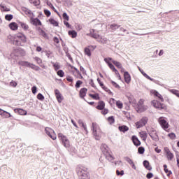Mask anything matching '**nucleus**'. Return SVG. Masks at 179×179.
<instances>
[{
  "label": "nucleus",
  "mask_w": 179,
  "mask_h": 179,
  "mask_svg": "<svg viewBox=\"0 0 179 179\" xmlns=\"http://www.w3.org/2000/svg\"><path fill=\"white\" fill-rule=\"evenodd\" d=\"M0 115L3 118H10L12 117V115L9 112H6L1 108H0Z\"/></svg>",
  "instance_id": "obj_16"
},
{
  "label": "nucleus",
  "mask_w": 179,
  "mask_h": 179,
  "mask_svg": "<svg viewBox=\"0 0 179 179\" xmlns=\"http://www.w3.org/2000/svg\"><path fill=\"white\" fill-rule=\"evenodd\" d=\"M89 83L92 87H96V85H94V81H93V79H90Z\"/></svg>",
  "instance_id": "obj_59"
},
{
  "label": "nucleus",
  "mask_w": 179,
  "mask_h": 179,
  "mask_svg": "<svg viewBox=\"0 0 179 179\" xmlns=\"http://www.w3.org/2000/svg\"><path fill=\"white\" fill-rule=\"evenodd\" d=\"M107 121L110 124V125H113V124L115 122V119H114V116H110L108 117Z\"/></svg>",
  "instance_id": "obj_36"
},
{
  "label": "nucleus",
  "mask_w": 179,
  "mask_h": 179,
  "mask_svg": "<svg viewBox=\"0 0 179 179\" xmlns=\"http://www.w3.org/2000/svg\"><path fill=\"white\" fill-rule=\"evenodd\" d=\"M55 94L56 96V99L58 103H62V101L64 100V96H62V94H61V92L59 90H55Z\"/></svg>",
  "instance_id": "obj_13"
},
{
  "label": "nucleus",
  "mask_w": 179,
  "mask_h": 179,
  "mask_svg": "<svg viewBox=\"0 0 179 179\" xmlns=\"http://www.w3.org/2000/svg\"><path fill=\"white\" fill-rule=\"evenodd\" d=\"M99 43H101V44H107V38H103L100 36L99 40H98Z\"/></svg>",
  "instance_id": "obj_39"
},
{
  "label": "nucleus",
  "mask_w": 179,
  "mask_h": 179,
  "mask_svg": "<svg viewBox=\"0 0 179 179\" xmlns=\"http://www.w3.org/2000/svg\"><path fill=\"white\" fill-rule=\"evenodd\" d=\"M30 68L31 69H34V71H38L40 69V67H38V66H36L35 64H31Z\"/></svg>",
  "instance_id": "obj_51"
},
{
  "label": "nucleus",
  "mask_w": 179,
  "mask_h": 179,
  "mask_svg": "<svg viewBox=\"0 0 179 179\" xmlns=\"http://www.w3.org/2000/svg\"><path fill=\"white\" fill-rule=\"evenodd\" d=\"M68 34L71 38H76L78 37V32L75 30L69 31Z\"/></svg>",
  "instance_id": "obj_29"
},
{
  "label": "nucleus",
  "mask_w": 179,
  "mask_h": 179,
  "mask_svg": "<svg viewBox=\"0 0 179 179\" xmlns=\"http://www.w3.org/2000/svg\"><path fill=\"white\" fill-rule=\"evenodd\" d=\"M140 138L143 141V142H146V139H148V133L145 131H140L138 133Z\"/></svg>",
  "instance_id": "obj_20"
},
{
  "label": "nucleus",
  "mask_w": 179,
  "mask_h": 179,
  "mask_svg": "<svg viewBox=\"0 0 179 179\" xmlns=\"http://www.w3.org/2000/svg\"><path fill=\"white\" fill-rule=\"evenodd\" d=\"M103 155L106 157V159H107V160L109 162H113V160L115 159L108 151L104 152Z\"/></svg>",
  "instance_id": "obj_26"
},
{
  "label": "nucleus",
  "mask_w": 179,
  "mask_h": 179,
  "mask_svg": "<svg viewBox=\"0 0 179 179\" xmlns=\"http://www.w3.org/2000/svg\"><path fill=\"white\" fill-rule=\"evenodd\" d=\"M105 107L106 103L104 102V101H99L96 108V110H104Z\"/></svg>",
  "instance_id": "obj_24"
},
{
  "label": "nucleus",
  "mask_w": 179,
  "mask_h": 179,
  "mask_svg": "<svg viewBox=\"0 0 179 179\" xmlns=\"http://www.w3.org/2000/svg\"><path fill=\"white\" fill-rule=\"evenodd\" d=\"M20 24L22 29H23V30H25V31L29 30V26L27 25V24H26L24 22H20Z\"/></svg>",
  "instance_id": "obj_38"
},
{
  "label": "nucleus",
  "mask_w": 179,
  "mask_h": 179,
  "mask_svg": "<svg viewBox=\"0 0 179 179\" xmlns=\"http://www.w3.org/2000/svg\"><path fill=\"white\" fill-rule=\"evenodd\" d=\"M57 75L59 76L60 78H64L65 76V73L62 70H59L57 72Z\"/></svg>",
  "instance_id": "obj_43"
},
{
  "label": "nucleus",
  "mask_w": 179,
  "mask_h": 179,
  "mask_svg": "<svg viewBox=\"0 0 179 179\" xmlns=\"http://www.w3.org/2000/svg\"><path fill=\"white\" fill-rule=\"evenodd\" d=\"M151 104L155 108H157L158 110H167V106L164 103H162L157 100H152Z\"/></svg>",
  "instance_id": "obj_7"
},
{
  "label": "nucleus",
  "mask_w": 179,
  "mask_h": 179,
  "mask_svg": "<svg viewBox=\"0 0 179 179\" xmlns=\"http://www.w3.org/2000/svg\"><path fill=\"white\" fill-rule=\"evenodd\" d=\"M131 141L134 146H141V141H139V138L136 136H132Z\"/></svg>",
  "instance_id": "obj_19"
},
{
  "label": "nucleus",
  "mask_w": 179,
  "mask_h": 179,
  "mask_svg": "<svg viewBox=\"0 0 179 179\" xmlns=\"http://www.w3.org/2000/svg\"><path fill=\"white\" fill-rule=\"evenodd\" d=\"M119 131H120V132H127V131H129V127H128L127 126L125 125H122V126H120L118 127Z\"/></svg>",
  "instance_id": "obj_32"
},
{
  "label": "nucleus",
  "mask_w": 179,
  "mask_h": 179,
  "mask_svg": "<svg viewBox=\"0 0 179 179\" xmlns=\"http://www.w3.org/2000/svg\"><path fill=\"white\" fill-rule=\"evenodd\" d=\"M66 79L67 82H70L71 83H73V78L69 76H67Z\"/></svg>",
  "instance_id": "obj_60"
},
{
  "label": "nucleus",
  "mask_w": 179,
  "mask_h": 179,
  "mask_svg": "<svg viewBox=\"0 0 179 179\" xmlns=\"http://www.w3.org/2000/svg\"><path fill=\"white\" fill-rule=\"evenodd\" d=\"M108 66H109L110 69H111V71H113V72H114L115 73V75L117 76V78L121 79V75H120V73L118 72V70H117V69H115V66H114V65H113V64H111V63H109Z\"/></svg>",
  "instance_id": "obj_18"
},
{
  "label": "nucleus",
  "mask_w": 179,
  "mask_h": 179,
  "mask_svg": "<svg viewBox=\"0 0 179 179\" xmlns=\"http://www.w3.org/2000/svg\"><path fill=\"white\" fill-rule=\"evenodd\" d=\"M5 19H6V20L10 22V20H12V19H13V15H6Z\"/></svg>",
  "instance_id": "obj_50"
},
{
  "label": "nucleus",
  "mask_w": 179,
  "mask_h": 179,
  "mask_svg": "<svg viewBox=\"0 0 179 179\" xmlns=\"http://www.w3.org/2000/svg\"><path fill=\"white\" fill-rule=\"evenodd\" d=\"M34 59H35V61L38 65H40V64H43V60L41 59V58L38 57H35Z\"/></svg>",
  "instance_id": "obj_47"
},
{
  "label": "nucleus",
  "mask_w": 179,
  "mask_h": 179,
  "mask_svg": "<svg viewBox=\"0 0 179 179\" xmlns=\"http://www.w3.org/2000/svg\"><path fill=\"white\" fill-rule=\"evenodd\" d=\"M1 8L2 12H10V8H9L5 6H1Z\"/></svg>",
  "instance_id": "obj_48"
},
{
  "label": "nucleus",
  "mask_w": 179,
  "mask_h": 179,
  "mask_svg": "<svg viewBox=\"0 0 179 179\" xmlns=\"http://www.w3.org/2000/svg\"><path fill=\"white\" fill-rule=\"evenodd\" d=\"M45 132L46 135H48L49 137L52 139V141H55L57 139V134H55V131L51 129V127H45Z\"/></svg>",
  "instance_id": "obj_8"
},
{
  "label": "nucleus",
  "mask_w": 179,
  "mask_h": 179,
  "mask_svg": "<svg viewBox=\"0 0 179 179\" xmlns=\"http://www.w3.org/2000/svg\"><path fill=\"white\" fill-rule=\"evenodd\" d=\"M164 173H166L167 177H170V176L173 174V172L169 170V168L167 167L166 164H164Z\"/></svg>",
  "instance_id": "obj_30"
},
{
  "label": "nucleus",
  "mask_w": 179,
  "mask_h": 179,
  "mask_svg": "<svg viewBox=\"0 0 179 179\" xmlns=\"http://www.w3.org/2000/svg\"><path fill=\"white\" fill-rule=\"evenodd\" d=\"M109 103H110V106H113V104H115V99H114V98L110 99Z\"/></svg>",
  "instance_id": "obj_62"
},
{
  "label": "nucleus",
  "mask_w": 179,
  "mask_h": 179,
  "mask_svg": "<svg viewBox=\"0 0 179 179\" xmlns=\"http://www.w3.org/2000/svg\"><path fill=\"white\" fill-rule=\"evenodd\" d=\"M22 10L25 13V15H27V16L31 18V16H34V13L31 12V10H29L27 8L22 7Z\"/></svg>",
  "instance_id": "obj_17"
},
{
  "label": "nucleus",
  "mask_w": 179,
  "mask_h": 179,
  "mask_svg": "<svg viewBox=\"0 0 179 179\" xmlns=\"http://www.w3.org/2000/svg\"><path fill=\"white\" fill-rule=\"evenodd\" d=\"M31 92L33 94H36L37 93V87L34 86L31 87Z\"/></svg>",
  "instance_id": "obj_58"
},
{
  "label": "nucleus",
  "mask_w": 179,
  "mask_h": 179,
  "mask_svg": "<svg viewBox=\"0 0 179 179\" xmlns=\"http://www.w3.org/2000/svg\"><path fill=\"white\" fill-rule=\"evenodd\" d=\"M14 113H18L20 115H27V110L22 108L14 109Z\"/></svg>",
  "instance_id": "obj_23"
},
{
  "label": "nucleus",
  "mask_w": 179,
  "mask_h": 179,
  "mask_svg": "<svg viewBox=\"0 0 179 179\" xmlns=\"http://www.w3.org/2000/svg\"><path fill=\"white\" fill-rule=\"evenodd\" d=\"M112 62L117 68H118V69H120V68H122V64L120 62L113 60Z\"/></svg>",
  "instance_id": "obj_37"
},
{
  "label": "nucleus",
  "mask_w": 179,
  "mask_h": 179,
  "mask_svg": "<svg viewBox=\"0 0 179 179\" xmlns=\"http://www.w3.org/2000/svg\"><path fill=\"white\" fill-rule=\"evenodd\" d=\"M97 82H98L99 85L101 86V89H103V90H104L105 92H107V93H108L110 92V89H108V87H107L106 85H104V83H103V82H101L100 78H97Z\"/></svg>",
  "instance_id": "obj_22"
},
{
  "label": "nucleus",
  "mask_w": 179,
  "mask_h": 179,
  "mask_svg": "<svg viewBox=\"0 0 179 179\" xmlns=\"http://www.w3.org/2000/svg\"><path fill=\"white\" fill-rule=\"evenodd\" d=\"M8 27L10 29V30H13L14 31L19 29V26H17V24L16 22L10 23Z\"/></svg>",
  "instance_id": "obj_28"
},
{
  "label": "nucleus",
  "mask_w": 179,
  "mask_h": 179,
  "mask_svg": "<svg viewBox=\"0 0 179 179\" xmlns=\"http://www.w3.org/2000/svg\"><path fill=\"white\" fill-rule=\"evenodd\" d=\"M71 69H74L73 75L77 79H83V76H82V73H80V71L76 67L71 66Z\"/></svg>",
  "instance_id": "obj_14"
},
{
  "label": "nucleus",
  "mask_w": 179,
  "mask_h": 179,
  "mask_svg": "<svg viewBox=\"0 0 179 179\" xmlns=\"http://www.w3.org/2000/svg\"><path fill=\"white\" fill-rule=\"evenodd\" d=\"M108 113H109V110L107 108H103L101 111V114H103V115H107Z\"/></svg>",
  "instance_id": "obj_57"
},
{
  "label": "nucleus",
  "mask_w": 179,
  "mask_h": 179,
  "mask_svg": "<svg viewBox=\"0 0 179 179\" xmlns=\"http://www.w3.org/2000/svg\"><path fill=\"white\" fill-rule=\"evenodd\" d=\"M63 19L64 20H66V22L69 21V16L68 15V14H66V13H63Z\"/></svg>",
  "instance_id": "obj_52"
},
{
  "label": "nucleus",
  "mask_w": 179,
  "mask_h": 179,
  "mask_svg": "<svg viewBox=\"0 0 179 179\" xmlns=\"http://www.w3.org/2000/svg\"><path fill=\"white\" fill-rule=\"evenodd\" d=\"M96 45H89L88 47L85 48L84 52L87 57H92V52H90V50H96Z\"/></svg>",
  "instance_id": "obj_12"
},
{
  "label": "nucleus",
  "mask_w": 179,
  "mask_h": 179,
  "mask_svg": "<svg viewBox=\"0 0 179 179\" xmlns=\"http://www.w3.org/2000/svg\"><path fill=\"white\" fill-rule=\"evenodd\" d=\"M27 38H26V36L22 33H18L13 36V43L17 47H23V45L27 43Z\"/></svg>",
  "instance_id": "obj_1"
},
{
  "label": "nucleus",
  "mask_w": 179,
  "mask_h": 179,
  "mask_svg": "<svg viewBox=\"0 0 179 179\" xmlns=\"http://www.w3.org/2000/svg\"><path fill=\"white\" fill-rule=\"evenodd\" d=\"M110 29L111 30H117V29H120V25L117 24H112L110 26Z\"/></svg>",
  "instance_id": "obj_44"
},
{
  "label": "nucleus",
  "mask_w": 179,
  "mask_h": 179,
  "mask_svg": "<svg viewBox=\"0 0 179 179\" xmlns=\"http://www.w3.org/2000/svg\"><path fill=\"white\" fill-rule=\"evenodd\" d=\"M111 85L114 87H115L116 89H120V85L117 83H115V82H114V81H111Z\"/></svg>",
  "instance_id": "obj_55"
},
{
  "label": "nucleus",
  "mask_w": 179,
  "mask_h": 179,
  "mask_svg": "<svg viewBox=\"0 0 179 179\" xmlns=\"http://www.w3.org/2000/svg\"><path fill=\"white\" fill-rule=\"evenodd\" d=\"M148 121H149L148 117H143L139 121L135 123L136 128L139 129L145 127L148 124Z\"/></svg>",
  "instance_id": "obj_9"
},
{
  "label": "nucleus",
  "mask_w": 179,
  "mask_h": 179,
  "mask_svg": "<svg viewBox=\"0 0 179 179\" xmlns=\"http://www.w3.org/2000/svg\"><path fill=\"white\" fill-rule=\"evenodd\" d=\"M116 174H117V176H122V175L124 174V171H121L120 172L119 170H117V171H116Z\"/></svg>",
  "instance_id": "obj_63"
},
{
  "label": "nucleus",
  "mask_w": 179,
  "mask_h": 179,
  "mask_svg": "<svg viewBox=\"0 0 179 179\" xmlns=\"http://www.w3.org/2000/svg\"><path fill=\"white\" fill-rule=\"evenodd\" d=\"M91 37H92V38H95V40L99 41V40H100L101 36L98 34H92Z\"/></svg>",
  "instance_id": "obj_46"
},
{
  "label": "nucleus",
  "mask_w": 179,
  "mask_h": 179,
  "mask_svg": "<svg viewBox=\"0 0 179 179\" xmlns=\"http://www.w3.org/2000/svg\"><path fill=\"white\" fill-rule=\"evenodd\" d=\"M29 22L34 26H42L41 21L38 20V18H34V16H31L29 18Z\"/></svg>",
  "instance_id": "obj_11"
},
{
  "label": "nucleus",
  "mask_w": 179,
  "mask_h": 179,
  "mask_svg": "<svg viewBox=\"0 0 179 179\" xmlns=\"http://www.w3.org/2000/svg\"><path fill=\"white\" fill-rule=\"evenodd\" d=\"M138 152L140 155H143L145 153V148L143 147H139L138 148Z\"/></svg>",
  "instance_id": "obj_49"
},
{
  "label": "nucleus",
  "mask_w": 179,
  "mask_h": 179,
  "mask_svg": "<svg viewBox=\"0 0 179 179\" xmlns=\"http://www.w3.org/2000/svg\"><path fill=\"white\" fill-rule=\"evenodd\" d=\"M44 14L45 15V16H47V17H50V16H51V12L48 10H44Z\"/></svg>",
  "instance_id": "obj_54"
},
{
  "label": "nucleus",
  "mask_w": 179,
  "mask_h": 179,
  "mask_svg": "<svg viewBox=\"0 0 179 179\" xmlns=\"http://www.w3.org/2000/svg\"><path fill=\"white\" fill-rule=\"evenodd\" d=\"M159 125H161L162 128L164 129L166 132H170V129L169 127H170V124H169V122L164 117H160L158 120Z\"/></svg>",
  "instance_id": "obj_6"
},
{
  "label": "nucleus",
  "mask_w": 179,
  "mask_h": 179,
  "mask_svg": "<svg viewBox=\"0 0 179 179\" xmlns=\"http://www.w3.org/2000/svg\"><path fill=\"white\" fill-rule=\"evenodd\" d=\"M146 177H147L148 179L152 178V177H153V173H148V174L146 175Z\"/></svg>",
  "instance_id": "obj_64"
},
{
  "label": "nucleus",
  "mask_w": 179,
  "mask_h": 179,
  "mask_svg": "<svg viewBox=\"0 0 179 179\" xmlns=\"http://www.w3.org/2000/svg\"><path fill=\"white\" fill-rule=\"evenodd\" d=\"M116 106H117V108H120V109H121L124 107V104L122 103V102L121 101H117Z\"/></svg>",
  "instance_id": "obj_45"
},
{
  "label": "nucleus",
  "mask_w": 179,
  "mask_h": 179,
  "mask_svg": "<svg viewBox=\"0 0 179 179\" xmlns=\"http://www.w3.org/2000/svg\"><path fill=\"white\" fill-rule=\"evenodd\" d=\"M92 131L95 139L99 140L101 137V129L100 126L96 122H92Z\"/></svg>",
  "instance_id": "obj_3"
},
{
  "label": "nucleus",
  "mask_w": 179,
  "mask_h": 179,
  "mask_svg": "<svg viewBox=\"0 0 179 179\" xmlns=\"http://www.w3.org/2000/svg\"><path fill=\"white\" fill-rule=\"evenodd\" d=\"M150 136L153 139V141H159V136L156 131H153L152 133H150Z\"/></svg>",
  "instance_id": "obj_31"
},
{
  "label": "nucleus",
  "mask_w": 179,
  "mask_h": 179,
  "mask_svg": "<svg viewBox=\"0 0 179 179\" xmlns=\"http://www.w3.org/2000/svg\"><path fill=\"white\" fill-rule=\"evenodd\" d=\"M57 136L64 148H71V143L69 142V139H68L66 136L64 135L62 133H59Z\"/></svg>",
  "instance_id": "obj_4"
},
{
  "label": "nucleus",
  "mask_w": 179,
  "mask_h": 179,
  "mask_svg": "<svg viewBox=\"0 0 179 179\" xmlns=\"http://www.w3.org/2000/svg\"><path fill=\"white\" fill-rule=\"evenodd\" d=\"M151 93L152 94L155 96V97H157L159 100H160L162 102L164 101V99L163 98V96H162V94H160V93H159L157 91L152 90Z\"/></svg>",
  "instance_id": "obj_21"
},
{
  "label": "nucleus",
  "mask_w": 179,
  "mask_h": 179,
  "mask_svg": "<svg viewBox=\"0 0 179 179\" xmlns=\"http://www.w3.org/2000/svg\"><path fill=\"white\" fill-rule=\"evenodd\" d=\"M164 152L166 156L167 160L171 161L173 159H174V154L172 153L171 151H170V149L168 147H165L164 148Z\"/></svg>",
  "instance_id": "obj_10"
},
{
  "label": "nucleus",
  "mask_w": 179,
  "mask_h": 179,
  "mask_svg": "<svg viewBox=\"0 0 179 179\" xmlns=\"http://www.w3.org/2000/svg\"><path fill=\"white\" fill-rule=\"evenodd\" d=\"M30 3L34 5V6H38L40 5V0H29Z\"/></svg>",
  "instance_id": "obj_40"
},
{
  "label": "nucleus",
  "mask_w": 179,
  "mask_h": 179,
  "mask_svg": "<svg viewBox=\"0 0 179 179\" xmlns=\"http://www.w3.org/2000/svg\"><path fill=\"white\" fill-rule=\"evenodd\" d=\"M38 100H41V101H43L44 100V96L41 94V93L38 94L37 95Z\"/></svg>",
  "instance_id": "obj_53"
},
{
  "label": "nucleus",
  "mask_w": 179,
  "mask_h": 179,
  "mask_svg": "<svg viewBox=\"0 0 179 179\" xmlns=\"http://www.w3.org/2000/svg\"><path fill=\"white\" fill-rule=\"evenodd\" d=\"M98 171H99L100 174H101L102 176L104 175V173H105L104 168H99Z\"/></svg>",
  "instance_id": "obj_61"
},
{
  "label": "nucleus",
  "mask_w": 179,
  "mask_h": 179,
  "mask_svg": "<svg viewBox=\"0 0 179 179\" xmlns=\"http://www.w3.org/2000/svg\"><path fill=\"white\" fill-rule=\"evenodd\" d=\"M168 136L170 138V139H176V134L174 133H171L168 134Z\"/></svg>",
  "instance_id": "obj_56"
},
{
  "label": "nucleus",
  "mask_w": 179,
  "mask_h": 179,
  "mask_svg": "<svg viewBox=\"0 0 179 179\" xmlns=\"http://www.w3.org/2000/svg\"><path fill=\"white\" fill-rule=\"evenodd\" d=\"M124 78L126 83H131V75L129 74V73H128V71L124 72Z\"/></svg>",
  "instance_id": "obj_25"
},
{
  "label": "nucleus",
  "mask_w": 179,
  "mask_h": 179,
  "mask_svg": "<svg viewBox=\"0 0 179 179\" xmlns=\"http://www.w3.org/2000/svg\"><path fill=\"white\" fill-rule=\"evenodd\" d=\"M76 171L80 179H90V173L87 168L78 166Z\"/></svg>",
  "instance_id": "obj_2"
},
{
  "label": "nucleus",
  "mask_w": 179,
  "mask_h": 179,
  "mask_svg": "<svg viewBox=\"0 0 179 179\" xmlns=\"http://www.w3.org/2000/svg\"><path fill=\"white\" fill-rule=\"evenodd\" d=\"M169 92L171 93H172V94H175V96H176L177 97L179 98V91L178 90L172 89V90H170Z\"/></svg>",
  "instance_id": "obj_41"
},
{
  "label": "nucleus",
  "mask_w": 179,
  "mask_h": 179,
  "mask_svg": "<svg viewBox=\"0 0 179 179\" xmlns=\"http://www.w3.org/2000/svg\"><path fill=\"white\" fill-rule=\"evenodd\" d=\"M86 94H87V88H81L79 91V96L80 99H83V100L86 101V99H85V97H86Z\"/></svg>",
  "instance_id": "obj_15"
},
{
  "label": "nucleus",
  "mask_w": 179,
  "mask_h": 179,
  "mask_svg": "<svg viewBox=\"0 0 179 179\" xmlns=\"http://www.w3.org/2000/svg\"><path fill=\"white\" fill-rule=\"evenodd\" d=\"M148 110V106L145 105V100L140 99L136 106V111L137 113H143V111H146Z\"/></svg>",
  "instance_id": "obj_5"
},
{
  "label": "nucleus",
  "mask_w": 179,
  "mask_h": 179,
  "mask_svg": "<svg viewBox=\"0 0 179 179\" xmlns=\"http://www.w3.org/2000/svg\"><path fill=\"white\" fill-rule=\"evenodd\" d=\"M82 85H83V82L82 80H77L76 85H75V87L76 89H79V87H80V86H82Z\"/></svg>",
  "instance_id": "obj_42"
},
{
  "label": "nucleus",
  "mask_w": 179,
  "mask_h": 179,
  "mask_svg": "<svg viewBox=\"0 0 179 179\" xmlns=\"http://www.w3.org/2000/svg\"><path fill=\"white\" fill-rule=\"evenodd\" d=\"M48 21L50 23V24H52V26H55V27H58L59 24H58V22H57V20H54L53 18H50Z\"/></svg>",
  "instance_id": "obj_34"
},
{
  "label": "nucleus",
  "mask_w": 179,
  "mask_h": 179,
  "mask_svg": "<svg viewBox=\"0 0 179 179\" xmlns=\"http://www.w3.org/2000/svg\"><path fill=\"white\" fill-rule=\"evenodd\" d=\"M88 96L92 99V100H100V94H99V93L94 92V94H89Z\"/></svg>",
  "instance_id": "obj_27"
},
{
  "label": "nucleus",
  "mask_w": 179,
  "mask_h": 179,
  "mask_svg": "<svg viewBox=\"0 0 179 179\" xmlns=\"http://www.w3.org/2000/svg\"><path fill=\"white\" fill-rule=\"evenodd\" d=\"M143 166L149 171H150L152 170V166H150V163H149V161L145 160L143 162Z\"/></svg>",
  "instance_id": "obj_33"
},
{
  "label": "nucleus",
  "mask_w": 179,
  "mask_h": 179,
  "mask_svg": "<svg viewBox=\"0 0 179 179\" xmlns=\"http://www.w3.org/2000/svg\"><path fill=\"white\" fill-rule=\"evenodd\" d=\"M52 66H53L55 71H58L59 69H61V66L59 65V63H58V62H56V63L52 62Z\"/></svg>",
  "instance_id": "obj_35"
}]
</instances>
